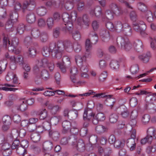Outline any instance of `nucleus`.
I'll return each instance as SVG.
<instances>
[{
    "label": "nucleus",
    "mask_w": 156,
    "mask_h": 156,
    "mask_svg": "<svg viewBox=\"0 0 156 156\" xmlns=\"http://www.w3.org/2000/svg\"><path fill=\"white\" fill-rule=\"evenodd\" d=\"M62 119V116L60 115L52 117L50 119V122L55 125L57 124Z\"/></svg>",
    "instance_id": "32"
},
{
    "label": "nucleus",
    "mask_w": 156,
    "mask_h": 156,
    "mask_svg": "<svg viewBox=\"0 0 156 156\" xmlns=\"http://www.w3.org/2000/svg\"><path fill=\"white\" fill-rule=\"evenodd\" d=\"M73 38L76 41L79 40L81 38L80 33L78 31L73 32L72 33Z\"/></svg>",
    "instance_id": "56"
},
{
    "label": "nucleus",
    "mask_w": 156,
    "mask_h": 156,
    "mask_svg": "<svg viewBox=\"0 0 156 156\" xmlns=\"http://www.w3.org/2000/svg\"><path fill=\"white\" fill-rule=\"evenodd\" d=\"M51 127V123L49 121H44L42 123V127L45 130L50 131Z\"/></svg>",
    "instance_id": "42"
},
{
    "label": "nucleus",
    "mask_w": 156,
    "mask_h": 156,
    "mask_svg": "<svg viewBox=\"0 0 156 156\" xmlns=\"http://www.w3.org/2000/svg\"><path fill=\"white\" fill-rule=\"evenodd\" d=\"M49 134L50 137L55 141L58 140L60 137V134L57 131L51 130L49 131Z\"/></svg>",
    "instance_id": "25"
},
{
    "label": "nucleus",
    "mask_w": 156,
    "mask_h": 156,
    "mask_svg": "<svg viewBox=\"0 0 156 156\" xmlns=\"http://www.w3.org/2000/svg\"><path fill=\"white\" fill-rule=\"evenodd\" d=\"M149 137V140L153 139H156V131L155 129L152 127L148 128L147 130V136Z\"/></svg>",
    "instance_id": "10"
},
{
    "label": "nucleus",
    "mask_w": 156,
    "mask_h": 156,
    "mask_svg": "<svg viewBox=\"0 0 156 156\" xmlns=\"http://www.w3.org/2000/svg\"><path fill=\"white\" fill-rule=\"evenodd\" d=\"M117 109L121 112L120 114L123 118H126L129 116V112L127 108L125 106L120 107Z\"/></svg>",
    "instance_id": "19"
},
{
    "label": "nucleus",
    "mask_w": 156,
    "mask_h": 156,
    "mask_svg": "<svg viewBox=\"0 0 156 156\" xmlns=\"http://www.w3.org/2000/svg\"><path fill=\"white\" fill-rule=\"evenodd\" d=\"M65 23L64 26H63L62 31L66 33H70L73 28L72 21Z\"/></svg>",
    "instance_id": "18"
},
{
    "label": "nucleus",
    "mask_w": 156,
    "mask_h": 156,
    "mask_svg": "<svg viewBox=\"0 0 156 156\" xmlns=\"http://www.w3.org/2000/svg\"><path fill=\"white\" fill-rule=\"evenodd\" d=\"M30 138L33 142L37 143L40 141L41 136L38 133H33L31 135Z\"/></svg>",
    "instance_id": "35"
},
{
    "label": "nucleus",
    "mask_w": 156,
    "mask_h": 156,
    "mask_svg": "<svg viewBox=\"0 0 156 156\" xmlns=\"http://www.w3.org/2000/svg\"><path fill=\"white\" fill-rule=\"evenodd\" d=\"M102 20L103 21H105L107 20H111L113 18V13L112 12L109 10H107L105 13V15H102Z\"/></svg>",
    "instance_id": "22"
},
{
    "label": "nucleus",
    "mask_w": 156,
    "mask_h": 156,
    "mask_svg": "<svg viewBox=\"0 0 156 156\" xmlns=\"http://www.w3.org/2000/svg\"><path fill=\"white\" fill-rule=\"evenodd\" d=\"M106 128L102 125L97 126L95 128V130L98 133H101L104 132L106 130Z\"/></svg>",
    "instance_id": "46"
},
{
    "label": "nucleus",
    "mask_w": 156,
    "mask_h": 156,
    "mask_svg": "<svg viewBox=\"0 0 156 156\" xmlns=\"http://www.w3.org/2000/svg\"><path fill=\"white\" fill-rule=\"evenodd\" d=\"M16 63L21 65H23L25 64V62L23 60V57L22 56L19 55L17 56L16 59Z\"/></svg>",
    "instance_id": "51"
},
{
    "label": "nucleus",
    "mask_w": 156,
    "mask_h": 156,
    "mask_svg": "<svg viewBox=\"0 0 156 156\" xmlns=\"http://www.w3.org/2000/svg\"><path fill=\"white\" fill-rule=\"evenodd\" d=\"M90 35L91 37V42L93 44H96L98 42V37L97 35L94 32L92 31L90 33Z\"/></svg>",
    "instance_id": "43"
},
{
    "label": "nucleus",
    "mask_w": 156,
    "mask_h": 156,
    "mask_svg": "<svg viewBox=\"0 0 156 156\" xmlns=\"http://www.w3.org/2000/svg\"><path fill=\"white\" fill-rule=\"evenodd\" d=\"M47 58H43L42 59L40 62L38 63V65L40 67L42 68H45L47 67L48 66V64L49 62Z\"/></svg>",
    "instance_id": "39"
},
{
    "label": "nucleus",
    "mask_w": 156,
    "mask_h": 156,
    "mask_svg": "<svg viewBox=\"0 0 156 156\" xmlns=\"http://www.w3.org/2000/svg\"><path fill=\"white\" fill-rule=\"evenodd\" d=\"M114 144V147L116 148H122L125 145V141L124 140L122 141L116 140Z\"/></svg>",
    "instance_id": "40"
},
{
    "label": "nucleus",
    "mask_w": 156,
    "mask_h": 156,
    "mask_svg": "<svg viewBox=\"0 0 156 156\" xmlns=\"http://www.w3.org/2000/svg\"><path fill=\"white\" fill-rule=\"evenodd\" d=\"M150 119V117L149 115L145 114L142 116L141 121L143 124H146L149 121Z\"/></svg>",
    "instance_id": "61"
},
{
    "label": "nucleus",
    "mask_w": 156,
    "mask_h": 156,
    "mask_svg": "<svg viewBox=\"0 0 156 156\" xmlns=\"http://www.w3.org/2000/svg\"><path fill=\"white\" fill-rule=\"evenodd\" d=\"M27 13L26 16L27 22L30 24L34 23L36 20V17L34 13L32 12H28Z\"/></svg>",
    "instance_id": "11"
},
{
    "label": "nucleus",
    "mask_w": 156,
    "mask_h": 156,
    "mask_svg": "<svg viewBox=\"0 0 156 156\" xmlns=\"http://www.w3.org/2000/svg\"><path fill=\"white\" fill-rule=\"evenodd\" d=\"M62 133H63L66 134L69 131L71 123L70 122L67 120L64 121L62 124Z\"/></svg>",
    "instance_id": "12"
},
{
    "label": "nucleus",
    "mask_w": 156,
    "mask_h": 156,
    "mask_svg": "<svg viewBox=\"0 0 156 156\" xmlns=\"http://www.w3.org/2000/svg\"><path fill=\"white\" fill-rule=\"evenodd\" d=\"M3 37V46L5 48H6L7 47L8 44L10 43L9 41V36L7 34L3 33L2 34Z\"/></svg>",
    "instance_id": "34"
},
{
    "label": "nucleus",
    "mask_w": 156,
    "mask_h": 156,
    "mask_svg": "<svg viewBox=\"0 0 156 156\" xmlns=\"http://www.w3.org/2000/svg\"><path fill=\"white\" fill-rule=\"evenodd\" d=\"M26 133V131L24 129H21L20 131L15 129L13 131L11 134L8 137V140L9 141H12L13 139L16 138L19 136L20 137L23 138L25 136Z\"/></svg>",
    "instance_id": "6"
},
{
    "label": "nucleus",
    "mask_w": 156,
    "mask_h": 156,
    "mask_svg": "<svg viewBox=\"0 0 156 156\" xmlns=\"http://www.w3.org/2000/svg\"><path fill=\"white\" fill-rule=\"evenodd\" d=\"M36 11L38 15L40 16H43L47 13V10L44 7L41 6L38 7L36 9Z\"/></svg>",
    "instance_id": "26"
},
{
    "label": "nucleus",
    "mask_w": 156,
    "mask_h": 156,
    "mask_svg": "<svg viewBox=\"0 0 156 156\" xmlns=\"http://www.w3.org/2000/svg\"><path fill=\"white\" fill-rule=\"evenodd\" d=\"M7 141L8 143L10 142L13 141V143L11 146V148L12 150H16L20 146V141L19 140L16 138L13 139L12 141H8V137L7 138Z\"/></svg>",
    "instance_id": "27"
},
{
    "label": "nucleus",
    "mask_w": 156,
    "mask_h": 156,
    "mask_svg": "<svg viewBox=\"0 0 156 156\" xmlns=\"http://www.w3.org/2000/svg\"><path fill=\"white\" fill-rule=\"evenodd\" d=\"M2 121L4 124L11 125L12 119L10 117L9 115H5L2 118Z\"/></svg>",
    "instance_id": "47"
},
{
    "label": "nucleus",
    "mask_w": 156,
    "mask_h": 156,
    "mask_svg": "<svg viewBox=\"0 0 156 156\" xmlns=\"http://www.w3.org/2000/svg\"><path fill=\"white\" fill-rule=\"evenodd\" d=\"M130 70L132 74H134L136 73L139 70L138 66L137 64L132 66L130 69Z\"/></svg>",
    "instance_id": "54"
},
{
    "label": "nucleus",
    "mask_w": 156,
    "mask_h": 156,
    "mask_svg": "<svg viewBox=\"0 0 156 156\" xmlns=\"http://www.w3.org/2000/svg\"><path fill=\"white\" fill-rule=\"evenodd\" d=\"M23 103L21 104L20 105L16 106L15 108L18 111H20L22 112L25 111L27 109V105L26 102H23Z\"/></svg>",
    "instance_id": "41"
},
{
    "label": "nucleus",
    "mask_w": 156,
    "mask_h": 156,
    "mask_svg": "<svg viewBox=\"0 0 156 156\" xmlns=\"http://www.w3.org/2000/svg\"><path fill=\"white\" fill-rule=\"evenodd\" d=\"M76 147L77 150L80 152H83L84 151L85 149V144L82 140H79L78 141Z\"/></svg>",
    "instance_id": "23"
},
{
    "label": "nucleus",
    "mask_w": 156,
    "mask_h": 156,
    "mask_svg": "<svg viewBox=\"0 0 156 156\" xmlns=\"http://www.w3.org/2000/svg\"><path fill=\"white\" fill-rule=\"evenodd\" d=\"M133 46L136 51L140 52L143 51V47L142 43L141 41L137 40L133 43Z\"/></svg>",
    "instance_id": "16"
},
{
    "label": "nucleus",
    "mask_w": 156,
    "mask_h": 156,
    "mask_svg": "<svg viewBox=\"0 0 156 156\" xmlns=\"http://www.w3.org/2000/svg\"><path fill=\"white\" fill-rule=\"evenodd\" d=\"M118 119V116L115 114H112L109 116V120L112 123H115L116 122Z\"/></svg>",
    "instance_id": "52"
},
{
    "label": "nucleus",
    "mask_w": 156,
    "mask_h": 156,
    "mask_svg": "<svg viewBox=\"0 0 156 156\" xmlns=\"http://www.w3.org/2000/svg\"><path fill=\"white\" fill-rule=\"evenodd\" d=\"M50 49L52 57L57 59H60L64 53L63 49L59 48L57 44L54 42L50 43Z\"/></svg>",
    "instance_id": "1"
},
{
    "label": "nucleus",
    "mask_w": 156,
    "mask_h": 156,
    "mask_svg": "<svg viewBox=\"0 0 156 156\" xmlns=\"http://www.w3.org/2000/svg\"><path fill=\"white\" fill-rule=\"evenodd\" d=\"M110 7L117 16H120L123 13V12L122 8L118 6L115 3H113L111 4L110 5Z\"/></svg>",
    "instance_id": "8"
},
{
    "label": "nucleus",
    "mask_w": 156,
    "mask_h": 156,
    "mask_svg": "<svg viewBox=\"0 0 156 156\" xmlns=\"http://www.w3.org/2000/svg\"><path fill=\"white\" fill-rule=\"evenodd\" d=\"M107 76L106 71H104L100 75L99 80L100 82H103L106 80Z\"/></svg>",
    "instance_id": "50"
},
{
    "label": "nucleus",
    "mask_w": 156,
    "mask_h": 156,
    "mask_svg": "<svg viewBox=\"0 0 156 156\" xmlns=\"http://www.w3.org/2000/svg\"><path fill=\"white\" fill-rule=\"evenodd\" d=\"M30 5V3L28 1H25L23 2L22 7V12L23 13H27L30 10L29 9Z\"/></svg>",
    "instance_id": "31"
},
{
    "label": "nucleus",
    "mask_w": 156,
    "mask_h": 156,
    "mask_svg": "<svg viewBox=\"0 0 156 156\" xmlns=\"http://www.w3.org/2000/svg\"><path fill=\"white\" fill-rule=\"evenodd\" d=\"M105 26L106 28L108 30L111 31H114L117 30V29H116L115 28L113 23L111 22H107L105 24Z\"/></svg>",
    "instance_id": "59"
},
{
    "label": "nucleus",
    "mask_w": 156,
    "mask_h": 156,
    "mask_svg": "<svg viewBox=\"0 0 156 156\" xmlns=\"http://www.w3.org/2000/svg\"><path fill=\"white\" fill-rule=\"evenodd\" d=\"M75 61L78 66L80 68L81 72H88V65L85 62H83L82 58L80 56L75 57Z\"/></svg>",
    "instance_id": "5"
},
{
    "label": "nucleus",
    "mask_w": 156,
    "mask_h": 156,
    "mask_svg": "<svg viewBox=\"0 0 156 156\" xmlns=\"http://www.w3.org/2000/svg\"><path fill=\"white\" fill-rule=\"evenodd\" d=\"M135 140L133 138H129L126 141V145L131 151H133L136 148V143Z\"/></svg>",
    "instance_id": "17"
},
{
    "label": "nucleus",
    "mask_w": 156,
    "mask_h": 156,
    "mask_svg": "<svg viewBox=\"0 0 156 156\" xmlns=\"http://www.w3.org/2000/svg\"><path fill=\"white\" fill-rule=\"evenodd\" d=\"M53 147L52 143L49 141L44 142L43 144V151L44 152L51 151Z\"/></svg>",
    "instance_id": "14"
},
{
    "label": "nucleus",
    "mask_w": 156,
    "mask_h": 156,
    "mask_svg": "<svg viewBox=\"0 0 156 156\" xmlns=\"http://www.w3.org/2000/svg\"><path fill=\"white\" fill-rule=\"evenodd\" d=\"M37 54V50L34 47H31L29 49L28 56L29 57L34 58L35 57Z\"/></svg>",
    "instance_id": "28"
},
{
    "label": "nucleus",
    "mask_w": 156,
    "mask_h": 156,
    "mask_svg": "<svg viewBox=\"0 0 156 156\" xmlns=\"http://www.w3.org/2000/svg\"><path fill=\"white\" fill-rule=\"evenodd\" d=\"M62 17L64 23H67L72 21L70 15L68 13H63L62 15Z\"/></svg>",
    "instance_id": "44"
},
{
    "label": "nucleus",
    "mask_w": 156,
    "mask_h": 156,
    "mask_svg": "<svg viewBox=\"0 0 156 156\" xmlns=\"http://www.w3.org/2000/svg\"><path fill=\"white\" fill-rule=\"evenodd\" d=\"M73 48L74 51L76 52H79L81 50V47L80 44L77 42H75L73 45Z\"/></svg>",
    "instance_id": "58"
},
{
    "label": "nucleus",
    "mask_w": 156,
    "mask_h": 156,
    "mask_svg": "<svg viewBox=\"0 0 156 156\" xmlns=\"http://www.w3.org/2000/svg\"><path fill=\"white\" fill-rule=\"evenodd\" d=\"M95 114L93 112L91 109L87 108L84 110L83 119L84 120L90 121L91 119H94V117Z\"/></svg>",
    "instance_id": "7"
},
{
    "label": "nucleus",
    "mask_w": 156,
    "mask_h": 156,
    "mask_svg": "<svg viewBox=\"0 0 156 156\" xmlns=\"http://www.w3.org/2000/svg\"><path fill=\"white\" fill-rule=\"evenodd\" d=\"M117 43L119 47L123 48L127 51H129L131 48V44L126 37H118L117 38Z\"/></svg>",
    "instance_id": "2"
},
{
    "label": "nucleus",
    "mask_w": 156,
    "mask_h": 156,
    "mask_svg": "<svg viewBox=\"0 0 156 156\" xmlns=\"http://www.w3.org/2000/svg\"><path fill=\"white\" fill-rule=\"evenodd\" d=\"M57 45L59 48L64 49L68 52H70L73 50L72 43L69 40H65L63 42L58 41L57 43Z\"/></svg>",
    "instance_id": "3"
},
{
    "label": "nucleus",
    "mask_w": 156,
    "mask_h": 156,
    "mask_svg": "<svg viewBox=\"0 0 156 156\" xmlns=\"http://www.w3.org/2000/svg\"><path fill=\"white\" fill-rule=\"evenodd\" d=\"M41 40L42 42H46L48 39V35L47 33L45 32H43L41 33L40 35Z\"/></svg>",
    "instance_id": "48"
},
{
    "label": "nucleus",
    "mask_w": 156,
    "mask_h": 156,
    "mask_svg": "<svg viewBox=\"0 0 156 156\" xmlns=\"http://www.w3.org/2000/svg\"><path fill=\"white\" fill-rule=\"evenodd\" d=\"M41 76L42 79L44 80H48L50 77V75L48 72L45 69L42 70L41 71Z\"/></svg>",
    "instance_id": "33"
},
{
    "label": "nucleus",
    "mask_w": 156,
    "mask_h": 156,
    "mask_svg": "<svg viewBox=\"0 0 156 156\" xmlns=\"http://www.w3.org/2000/svg\"><path fill=\"white\" fill-rule=\"evenodd\" d=\"M85 9V5L83 2H79L77 5V9L79 12H82Z\"/></svg>",
    "instance_id": "62"
},
{
    "label": "nucleus",
    "mask_w": 156,
    "mask_h": 156,
    "mask_svg": "<svg viewBox=\"0 0 156 156\" xmlns=\"http://www.w3.org/2000/svg\"><path fill=\"white\" fill-rule=\"evenodd\" d=\"M100 37L102 41H105V38H110V36L109 32L108 31H102L100 33Z\"/></svg>",
    "instance_id": "38"
},
{
    "label": "nucleus",
    "mask_w": 156,
    "mask_h": 156,
    "mask_svg": "<svg viewBox=\"0 0 156 156\" xmlns=\"http://www.w3.org/2000/svg\"><path fill=\"white\" fill-rule=\"evenodd\" d=\"M105 119V114L102 112H99L94 116V119L92 120V122L94 125H97L99 121H103Z\"/></svg>",
    "instance_id": "9"
},
{
    "label": "nucleus",
    "mask_w": 156,
    "mask_h": 156,
    "mask_svg": "<svg viewBox=\"0 0 156 156\" xmlns=\"http://www.w3.org/2000/svg\"><path fill=\"white\" fill-rule=\"evenodd\" d=\"M37 114L39 116L40 119L41 120H44L48 116V112L45 109H42L39 110L37 112Z\"/></svg>",
    "instance_id": "21"
},
{
    "label": "nucleus",
    "mask_w": 156,
    "mask_h": 156,
    "mask_svg": "<svg viewBox=\"0 0 156 156\" xmlns=\"http://www.w3.org/2000/svg\"><path fill=\"white\" fill-rule=\"evenodd\" d=\"M50 45L49 48L47 47H45L43 48L42 54L44 56L47 57L48 56L50 55Z\"/></svg>",
    "instance_id": "53"
},
{
    "label": "nucleus",
    "mask_w": 156,
    "mask_h": 156,
    "mask_svg": "<svg viewBox=\"0 0 156 156\" xmlns=\"http://www.w3.org/2000/svg\"><path fill=\"white\" fill-rule=\"evenodd\" d=\"M3 151L2 154L4 156H8L11 154L12 151L9 148V146L8 143H5L2 146Z\"/></svg>",
    "instance_id": "15"
},
{
    "label": "nucleus",
    "mask_w": 156,
    "mask_h": 156,
    "mask_svg": "<svg viewBox=\"0 0 156 156\" xmlns=\"http://www.w3.org/2000/svg\"><path fill=\"white\" fill-rule=\"evenodd\" d=\"M138 9L141 11H145L147 10V6L144 3L140 2L137 4Z\"/></svg>",
    "instance_id": "64"
},
{
    "label": "nucleus",
    "mask_w": 156,
    "mask_h": 156,
    "mask_svg": "<svg viewBox=\"0 0 156 156\" xmlns=\"http://www.w3.org/2000/svg\"><path fill=\"white\" fill-rule=\"evenodd\" d=\"M133 27L134 30L142 35H144L146 28V26L143 21H140L133 24Z\"/></svg>",
    "instance_id": "4"
},
{
    "label": "nucleus",
    "mask_w": 156,
    "mask_h": 156,
    "mask_svg": "<svg viewBox=\"0 0 156 156\" xmlns=\"http://www.w3.org/2000/svg\"><path fill=\"white\" fill-rule=\"evenodd\" d=\"M145 13L147 20L149 22H152L153 20V18L152 12L150 11H147Z\"/></svg>",
    "instance_id": "57"
},
{
    "label": "nucleus",
    "mask_w": 156,
    "mask_h": 156,
    "mask_svg": "<svg viewBox=\"0 0 156 156\" xmlns=\"http://www.w3.org/2000/svg\"><path fill=\"white\" fill-rule=\"evenodd\" d=\"M48 108L52 115L56 114L61 109V108L58 105L52 104H49L48 105Z\"/></svg>",
    "instance_id": "13"
},
{
    "label": "nucleus",
    "mask_w": 156,
    "mask_h": 156,
    "mask_svg": "<svg viewBox=\"0 0 156 156\" xmlns=\"http://www.w3.org/2000/svg\"><path fill=\"white\" fill-rule=\"evenodd\" d=\"M78 111L75 109H73L70 112L69 119L74 120L76 119L78 116Z\"/></svg>",
    "instance_id": "37"
},
{
    "label": "nucleus",
    "mask_w": 156,
    "mask_h": 156,
    "mask_svg": "<svg viewBox=\"0 0 156 156\" xmlns=\"http://www.w3.org/2000/svg\"><path fill=\"white\" fill-rule=\"evenodd\" d=\"M122 33L126 36H130L132 34V30L130 27L129 26L127 27H125L123 29Z\"/></svg>",
    "instance_id": "36"
},
{
    "label": "nucleus",
    "mask_w": 156,
    "mask_h": 156,
    "mask_svg": "<svg viewBox=\"0 0 156 156\" xmlns=\"http://www.w3.org/2000/svg\"><path fill=\"white\" fill-rule=\"evenodd\" d=\"M46 23L48 28H51L54 24L53 19L51 17L48 18L46 21Z\"/></svg>",
    "instance_id": "63"
},
{
    "label": "nucleus",
    "mask_w": 156,
    "mask_h": 156,
    "mask_svg": "<svg viewBox=\"0 0 156 156\" xmlns=\"http://www.w3.org/2000/svg\"><path fill=\"white\" fill-rule=\"evenodd\" d=\"M16 151L18 154L22 155V156H24L25 154H27L26 149L23 148L20 146L16 150Z\"/></svg>",
    "instance_id": "45"
},
{
    "label": "nucleus",
    "mask_w": 156,
    "mask_h": 156,
    "mask_svg": "<svg viewBox=\"0 0 156 156\" xmlns=\"http://www.w3.org/2000/svg\"><path fill=\"white\" fill-rule=\"evenodd\" d=\"M12 80H13L12 83L13 84H10L8 83H5L4 84V85L5 86L8 87H14L20 83H19L18 78L17 77L16 74H15V76H14V78H13Z\"/></svg>",
    "instance_id": "29"
},
{
    "label": "nucleus",
    "mask_w": 156,
    "mask_h": 156,
    "mask_svg": "<svg viewBox=\"0 0 156 156\" xmlns=\"http://www.w3.org/2000/svg\"><path fill=\"white\" fill-rule=\"evenodd\" d=\"M82 21L85 25L87 26H89L90 20L89 17L87 15L84 14L83 15Z\"/></svg>",
    "instance_id": "60"
},
{
    "label": "nucleus",
    "mask_w": 156,
    "mask_h": 156,
    "mask_svg": "<svg viewBox=\"0 0 156 156\" xmlns=\"http://www.w3.org/2000/svg\"><path fill=\"white\" fill-rule=\"evenodd\" d=\"M112 96L111 95H106L105 98H106L105 103L107 105L110 106L111 108L112 109L113 107L114 103L115 102L114 99L112 98Z\"/></svg>",
    "instance_id": "20"
},
{
    "label": "nucleus",
    "mask_w": 156,
    "mask_h": 156,
    "mask_svg": "<svg viewBox=\"0 0 156 156\" xmlns=\"http://www.w3.org/2000/svg\"><path fill=\"white\" fill-rule=\"evenodd\" d=\"M71 139V138L70 136L64 137L61 139L60 144L63 145H67Z\"/></svg>",
    "instance_id": "49"
},
{
    "label": "nucleus",
    "mask_w": 156,
    "mask_h": 156,
    "mask_svg": "<svg viewBox=\"0 0 156 156\" xmlns=\"http://www.w3.org/2000/svg\"><path fill=\"white\" fill-rule=\"evenodd\" d=\"M110 67L114 69H118L119 67L118 62L116 60H112L110 64Z\"/></svg>",
    "instance_id": "55"
},
{
    "label": "nucleus",
    "mask_w": 156,
    "mask_h": 156,
    "mask_svg": "<svg viewBox=\"0 0 156 156\" xmlns=\"http://www.w3.org/2000/svg\"><path fill=\"white\" fill-rule=\"evenodd\" d=\"M39 30L37 28L32 29L31 30V34L32 36L35 38H38L41 35Z\"/></svg>",
    "instance_id": "30"
},
{
    "label": "nucleus",
    "mask_w": 156,
    "mask_h": 156,
    "mask_svg": "<svg viewBox=\"0 0 156 156\" xmlns=\"http://www.w3.org/2000/svg\"><path fill=\"white\" fill-rule=\"evenodd\" d=\"M151 57V54L150 52H147L146 54H143L139 56V59L144 63L148 62L150 58Z\"/></svg>",
    "instance_id": "24"
}]
</instances>
